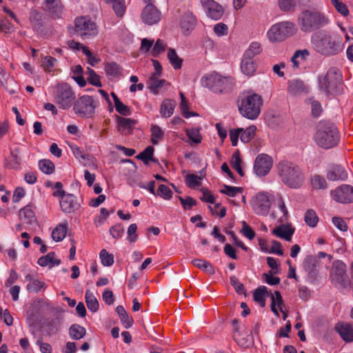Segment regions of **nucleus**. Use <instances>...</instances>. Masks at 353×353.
I'll return each mask as SVG.
<instances>
[{"label": "nucleus", "mask_w": 353, "mask_h": 353, "mask_svg": "<svg viewBox=\"0 0 353 353\" xmlns=\"http://www.w3.org/2000/svg\"><path fill=\"white\" fill-rule=\"evenodd\" d=\"M316 144L324 149L337 145L340 141V133L334 123L329 121H321L316 125L314 134Z\"/></svg>", "instance_id": "f257e3e1"}, {"label": "nucleus", "mask_w": 353, "mask_h": 353, "mask_svg": "<svg viewBox=\"0 0 353 353\" xmlns=\"http://www.w3.org/2000/svg\"><path fill=\"white\" fill-rule=\"evenodd\" d=\"M319 86L327 96L341 94L343 92L341 72L336 68H330L325 75L319 77Z\"/></svg>", "instance_id": "f03ea898"}, {"label": "nucleus", "mask_w": 353, "mask_h": 353, "mask_svg": "<svg viewBox=\"0 0 353 353\" xmlns=\"http://www.w3.org/2000/svg\"><path fill=\"white\" fill-rule=\"evenodd\" d=\"M279 175L286 185L297 188L302 185L304 181V174L301 168L295 163L282 161L277 165Z\"/></svg>", "instance_id": "7ed1b4c3"}, {"label": "nucleus", "mask_w": 353, "mask_h": 353, "mask_svg": "<svg viewBox=\"0 0 353 353\" xmlns=\"http://www.w3.org/2000/svg\"><path fill=\"white\" fill-rule=\"evenodd\" d=\"M330 23L329 18L316 10H306L298 18V25L302 32H311L320 29Z\"/></svg>", "instance_id": "20e7f679"}, {"label": "nucleus", "mask_w": 353, "mask_h": 353, "mask_svg": "<svg viewBox=\"0 0 353 353\" xmlns=\"http://www.w3.org/2000/svg\"><path fill=\"white\" fill-rule=\"evenodd\" d=\"M316 50L324 55H334L341 50V40L327 32H318L312 37Z\"/></svg>", "instance_id": "39448f33"}, {"label": "nucleus", "mask_w": 353, "mask_h": 353, "mask_svg": "<svg viewBox=\"0 0 353 353\" xmlns=\"http://www.w3.org/2000/svg\"><path fill=\"white\" fill-rule=\"evenodd\" d=\"M263 104L262 97L256 93L249 92L242 97L239 103V110L244 117L254 120L261 113V107Z\"/></svg>", "instance_id": "423d86ee"}, {"label": "nucleus", "mask_w": 353, "mask_h": 353, "mask_svg": "<svg viewBox=\"0 0 353 353\" xmlns=\"http://www.w3.org/2000/svg\"><path fill=\"white\" fill-rule=\"evenodd\" d=\"M201 85L214 93H224L230 90L233 85L230 77H223L216 72L203 76L201 79Z\"/></svg>", "instance_id": "0eeeda50"}, {"label": "nucleus", "mask_w": 353, "mask_h": 353, "mask_svg": "<svg viewBox=\"0 0 353 353\" xmlns=\"http://www.w3.org/2000/svg\"><path fill=\"white\" fill-rule=\"evenodd\" d=\"M76 99L72 88L65 83L58 84L54 92V102L61 110L70 109Z\"/></svg>", "instance_id": "6e6552de"}, {"label": "nucleus", "mask_w": 353, "mask_h": 353, "mask_svg": "<svg viewBox=\"0 0 353 353\" xmlns=\"http://www.w3.org/2000/svg\"><path fill=\"white\" fill-rule=\"evenodd\" d=\"M296 25L291 21H282L273 25L267 35L271 42H281L296 32Z\"/></svg>", "instance_id": "1a4fd4ad"}, {"label": "nucleus", "mask_w": 353, "mask_h": 353, "mask_svg": "<svg viewBox=\"0 0 353 353\" xmlns=\"http://www.w3.org/2000/svg\"><path fill=\"white\" fill-rule=\"evenodd\" d=\"M74 31L84 39L93 38L99 33L97 23L88 16L79 17L75 19Z\"/></svg>", "instance_id": "9d476101"}, {"label": "nucleus", "mask_w": 353, "mask_h": 353, "mask_svg": "<svg viewBox=\"0 0 353 353\" xmlns=\"http://www.w3.org/2000/svg\"><path fill=\"white\" fill-rule=\"evenodd\" d=\"M346 265L340 260L332 263L330 273L331 282L339 288H345L350 285V280L346 274Z\"/></svg>", "instance_id": "9b49d317"}, {"label": "nucleus", "mask_w": 353, "mask_h": 353, "mask_svg": "<svg viewBox=\"0 0 353 353\" xmlns=\"http://www.w3.org/2000/svg\"><path fill=\"white\" fill-rule=\"evenodd\" d=\"M74 113L80 117H92L97 107V102L89 95H83L74 100L73 103Z\"/></svg>", "instance_id": "f8f14e48"}, {"label": "nucleus", "mask_w": 353, "mask_h": 353, "mask_svg": "<svg viewBox=\"0 0 353 353\" xmlns=\"http://www.w3.org/2000/svg\"><path fill=\"white\" fill-rule=\"evenodd\" d=\"M272 204V195L267 192H259L253 196L250 205L255 214L267 216Z\"/></svg>", "instance_id": "ddd939ff"}, {"label": "nucleus", "mask_w": 353, "mask_h": 353, "mask_svg": "<svg viewBox=\"0 0 353 353\" xmlns=\"http://www.w3.org/2000/svg\"><path fill=\"white\" fill-rule=\"evenodd\" d=\"M145 5L142 10L141 19L142 21L149 26L158 23L161 19V12L155 6V0H143Z\"/></svg>", "instance_id": "4468645a"}, {"label": "nucleus", "mask_w": 353, "mask_h": 353, "mask_svg": "<svg viewBox=\"0 0 353 353\" xmlns=\"http://www.w3.org/2000/svg\"><path fill=\"white\" fill-rule=\"evenodd\" d=\"M332 199L341 203L353 202V187L343 184L331 192Z\"/></svg>", "instance_id": "2eb2a0df"}, {"label": "nucleus", "mask_w": 353, "mask_h": 353, "mask_svg": "<svg viewBox=\"0 0 353 353\" xmlns=\"http://www.w3.org/2000/svg\"><path fill=\"white\" fill-rule=\"evenodd\" d=\"M272 159L268 154H259L254 161V172L260 176L266 175L272 167Z\"/></svg>", "instance_id": "dca6fc26"}, {"label": "nucleus", "mask_w": 353, "mask_h": 353, "mask_svg": "<svg viewBox=\"0 0 353 353\" xmlns=\"http://www.w3.org/2000/svg\"><path fill=\"white\" fill-rule=\"evenodd\" d=\"M207 16L212 19L219 20L223 14V9L221 5L214 0H200Z\"/></svg>", "instance_id": "f3484780"}, {"label": "nucleus", "mask_w": 353, "mask_h": 353, "mask_svg": "<svg viewBox=\"0 0 353 353\" xmlns=\"http://www.w3.org/2000/svg\"><path fill=\"white\" fill-rule=\"evenodd\" d=\"M272 216L278 219V222L283 223L288 221V212L281 194H277L274 201V209Z\"/></svg>", "instance_id": "a211bd4d"}, {"label": "nucleus", "mask_w": 353, "mask_h": 353, "mask_svg": "<svg viewBox=\"0 0 353 353\" xmlns=\"http://www.w3.org/2000/svg\"><path fill=\"white\" fill-rule=\"evenodd\" d=\"M335 330L346 342L353 341V325L345 322H339L336 324Z\"/></svg>", "instance_id": "6ab92c4d"}, {"label": "nucleus", "mask_w": 353, "mask_h": 353, "mask_svg": "<svg viewBox=\"0 0 353 353\" xmlns=\"http://www.w3.org/2000/svg\"><path fill=\"white\" fill-rule=\"evenodd\" d=\"M76 197L71 194L63 196L60 200V206L63 212L71 213L77 208Z\"/></svg>", "instance_id": "aec40b11"}, {"label": "nucleus", "mask_w": 353, "mask_h": 353, "mask_svg": "<svg viewBox=\"0 0 353 353\" xmlns=\"http://www.w3.org/2000/svg\"><path fill=\"white\" fill-rule=\"evenodd\" d=\"M327 178L330 181H345L347 179V173L343 167L336 165L328 170Z\"/></svg>", "instance_id": "412c9836"}, {"label": "nucleus", "mask_w": 353, "mask_h": 353, "mask_svg": "<svg viewBox=\"0 0 353 353\" xmlns=\"http://www.w3.org/2000/svg\"><path fill=\"white\" fill-rule=\"evenodd\" d=\"M294 232V229H292L290 225L281 224V225L274 228L272 230V233L277 237L285 239L287 241H290Z\"/></svg>", "instance_id": "4be33fe9"}, {"label": "nucleus", "mask_w": 353, "mask_h": 353, "mask_svg": "<svg viewBox=\"0 0 353 353\" xmlns=\"http://www.w3.org/2000/svg\"><path fill=\"white\" fill-rule=\"evenodd\" d=\"M316 264L317 260L312 255L307 256L304 259L303 269L310 278H314L316 275Z\"/></svg>", "instance_id": "5701e85b"}, {"label": "nucleus", "mask_w": 353, "mask_h": 353, "mask_svg": "<svg viewBox=\"0 0 353 353\" xmlns=\"http://www.w3.org/2000/svg\"><path fill=\"white\" fill-rule=\"evenodd\" d=\"M256 62L254 59H249L243 57L241 63V72L246 76H252L256 71Z\"/></svg>", "instance_id": "b1692460"}, {"label": "nucleus", "mask_w": 353, "mask_h": 353, "mask_svg": "<svg viewBox=\"0 0 353 353\" xmlns=\"http://www.w3.org/2000/svg\"><path fill=\"white\" fill-rule=\"evenodd\" d=\"M167 58L174 70H179L182 68L183 60L178 55L175 49H168Z\"/></svg>", "instance_id": "393cba45"}, {"label": "nucleus", "mask_w": 353, "mask_h": 353, "mask_svg": "<svg viewBox=\"0 0 353 353\" xmlns=\"http://www.w3.org/2000/svg\"><path fill=\"white\" fill-rule=\"evenodd\" d=\"M20 219L26 223L31 224L36 221L35 213L31 205H26L19 212Z\"/></svg>", "instance_id": "a878e982"}, {"label": "nucleus", "mask_w": 353, "mask_h": 353, "mask_svg": "<svg viewBox=\"0 0 353 353\" xmlns=\"http://www.w3.org/2000/svg\"><path fill=\"white\" fill-rule=\"evenodd\" d=\"M61 263L59 259H55L54 252H50L46 256H43L38 259V264L41 266H49L52 268L54 265H58Z\"/></svg>", "instance_id": "bb28decb"}, {"label": "nucleus", "mask_w": 353, "mask_h": 353, "mask_svg": "<svg viewBox=\"0 0 353 353\" xmlns=\"http://www.w3.org/2000/svg\"><path fill=\"white\" fill-rule=\"evenodd\" d=\"M196 23L194 16L190 12L185 13L181 19V27L183 31H189L192 30Z\"/></svg>", "instance_id": "cd10ccee"}, {"label": "nucleus", "mask_w": 353, "mask_h": 353, "mask_svg": "<svg viewBox=\"0 0 353 353\" xmlns=\"http://www.w3.org/2000/svg\"><path fill=\"white\" fill-rule=\"evenodd\" d=\"M117 123L119 126V130L125 132L128 131L130 132L131 130L134 128V126L137 123V121L130 118H125L122 117H117Z\"/></svg>", "instance_id": "c85d7f7f"}, {"label": "nucleus", "mask_w": 353, "mask_h": 353, "mask_svg": "<svg viewBox=\"0 0 353 353\" xmlns=\"http://www.w3.org/2000/svg\"><path fill=\"white\" fill-rule=\"evenodd\" d=\"M111 95L114 102V107L118 113L123 116H129L131 114L130 108L124 105L119 99L114 92H112Z\"/></svg>", "instance_id": "c756f323"}, {"label": "nucleus", "mask_w": 353, "mask_h": 353, "mask_svg": "<svg viewBox=\"0 0 353 353\" xmlns=\"http://www.w3.org/2000/svg\"><path fill=\"white\" fill-rule=\"evenodd\" d=\"M268 294L267 288L265 286H260L257 288L254 293L253 298L254 301L263 307L265 305V296Z\"/></svg>", "instance_id": "7c9ffc66"}, {"label": "nucleus", "mask_w": 353, "mask_h": 353, "mask_svg": "<svg viewBox=\"0 0 353 353\" xmlns=\"http://www.w3.org/2000/svg\"><path fill=\"white\" fill-rule=\"evenodd\" d=\"M159 75L152 74L148 81V88L154 94L158 93L159 89L161 88L165 83L164 80L159 79Z\"/></svg>", "instance_id": "2f4dec72"}, {"label": "nucleus", "mask_w": 353, "mask_h": 353, "mask_svg": "<svg viewBox=\"0 0 353 353\" xmlns=\"http://www.w3.org/2000/svg\"><path fill=\"white\" fill-rule=\"evenodd\" d=\"M261 52V45L258 42H252L244 52L243 57L248 58L249 59H254V57L259 54Z\"/></svg>", "instance_id": "473e14b6"}, {"label": "nucleus", "mask_w": 353, "mask_h": 353, "mask_svg": "<svg viewBox=\"0 0 353 353\" xmlns=\"http://www.w3.org/2000/svg\"><path fill=\"white\" fill-rule=\"evenodd\" d=\"M309 55L310 52L306 49L296 50L291 59L293 66L298 68L302 61L306 60Z\"/></svg>", "instance_id": "72a5a7b5"}, {"label": "nucleus", "mask_w": 353, "mask_h": 353, "mask_svg": "<svg viewBox=\"0 0 353 353\" xmlns=\"http://www.w3.org/2000/svg\"><path fill=\"white\" fill-rule=\"evenodd\" d=\"M21 163V157L18 154V150H14L11 152L10 156L6 160V166L11 169H17Z\"/></svg>", "instance_id": "f704fd0d"}, {"label": "nucleus", "mask_w": 353, "mask_h": 353, "mask_svg": "<svg viewBox=\"0 0 353 353\" xmlns=\"http://www.w3.org/2000/svg\"><path fill=\"white\" fill-rule=\"evenodd\" d=\"M174 110V104L172 101L169 99L164 100L160 109V114L162 117L168 118L173 114Z\"/></svg>", "instance_id": "c9c22d12"}, {"label": "nucleus", "mask_w": 353, "mask_h": 353, "mask_svg": "<svg viewBox=\"0 0 353 353\" xmlns=\"http://www.w3.org/2000/svg\"><path fill=\"white\" fill-rule=\"evenodd\" d=\"M67 233V223L58 225L52 232V238L57 242L61 241Z\"/></svg>", "instance_id": "e433bc0d"}, {"label": "nucleus", "mask_w": 353, "mask_h": 353, "mask_svg": "<svg viewBox=\"0 0 353 353\" xmlns=\"http://www.w3.org/2000/svg\"><path fill=\"white\" fill-rule=\"evenodd\" d=\"M151 142L157 145L161 141L163 140L164 137V131L157 125L152 124L151 125Z\"/></svg>", "instance_id": "4c0bfd02"}, {"label": "nucleus", "mask_w": 353, "mask_h": 353, "mask_svg": "<svg viewBox=\"0 0 353 353\" xmlns=\"http://www.w3.org/2000/svg\"><path fill=\"white\" fill-rule=\"evenodd\" d=\"M192 263L199 269L202 270L203 271L209 274H214V270L213 266L210 262L205 260L196 259L192 260Z\"/></svg>", "instance_id": "58836bf2"}, {"label": "nucleus", "mask_w": 353, "mask_h": 353, "mask_svg": "<svg viewBox=\"0 0 353 353\" xmlns=\"http://www.w3.org/2000/svg\"><path fill=\"white\" fill-rule=\"evenodd\" d=\"M86 333L85 329L77 324H73L69 329L70 336L74 340L82 339Z\"/></svg>", "instance_id": "ea45409f"}, {"label": "nucleus", "mask_w": 353, "mask_h": 353, "mask_svg": "<svg viewBox=\"0 0 353 353\" xmlns=\"http://www.w3.org/2000/svg\"><path fill=\"white\" fill-rule=\"evenodd\" d=\"M85 299L88 308L92 312H97L99 309L98 301L89 290L85 292Z\"/></svg>", "instance_id": "a19ab883"}, {"label": "nucleus", "mask_w": 353, "mask_h": 353, "mask_svg": "<svg viewBox=\"0 0 353 353\" xmlns=\"http://www.w3.org/2000/svg\"><path fill=\"white\" fill-rule=\"evenodd\" d=\"M241 132V141L243 143L250 142L254 137L256 132V127L254 125L249 126L246 129L239 128Z\"/></svg>", "instance_id": "79ce46f5"}, {"label": "nucleus", "mask_w": 353, "mask_h": 353, "mask_svg": "<svg viewBox=\"0 0 353 353\" xmlns=\"http://www.w3.org/2000/svg\"><path fill=\"white\" fill-rule=\"evenodd\" d=\"M105 71L108 76L117 77L121 74V68L115 62L106 63L105 65Z\"/></svg>", "instance_id": "37998d69"}, {"label": "nucleus", "mask_w": 353, "mask_h": 353, "mask_svg": "<svg viewBox=\"0 0 353 353\" xmlns=\"http://www.w3.org/2000/svg\"><path fill=\"white\" fill-rule=\"evenodd\" d=\"M46 288V284L37 278L27 285L26 289L29 292H38L44 290Z\"/></svg>", "instance_id": "c03bdc74"}, {"label": "nucleus", "mask_w": 353, "mask_h": 353, "mask_svg": "<svg viewBox=\"0 0 353 353\" xmlns=\"http://www.w3.org/2000/svg\"><path fill=\"white\" fill-rule=\"evenodd\" d=\"M304 220L308 226L314 228L319 222V217L314 210H308L305 214Z\"/></svg>", "instance_id": "a18cd8bd"}, {"label": "nucleus", "mask_w": 353, "mask_h": 353, "mask_svg": "<svg viewBox=\"0 0 353 353\" xmlns=\"http://www.w3.org/2000/svg\"><path fill=\"white\" fill-rule=\"evenodd\" d=\"M86 74H88L87 79L88 81L96 86V87H101L102 84L101 83L100 77L91 68H88Z\"/></svg>", "instance_id": "49530a36"}, {"label": "nucleus", "mask_w": 353, "mask_h": 353, "mask_svg": "<svg viewBox=\"0 0 353 353\" xmlns=\"http://www.w3.org/2000/svg\"><path fill=\"white\" fill-rule=\"evenodd\" d=\"M39 167L42 172L47 174H50L54 171V165L48 159L40 160Z\"/></svg>", "instance_id": "de8ad7c7"}, {"label": "nucleus", "mask_w": 353, "mask_h": 353, "mask_svg": "<svg viewBox=\"0 0 353 353\" xmlns=\"http://www.w3.org/2000/svg\"><path fill=\"white\" fill-rule=\"evenodd\" d=\"M288 90L292 94H297L305 90V86L301 81L295 80L289 83Z\"/></svg>", "instance_id": "09e8293b"}, {"label": "nucleus", "mask_w": 353, "mask_h": 353, "mask_svg": "<svg viewBox=\"0 0 353 353\" xmlns=\"http://www.w3.org/2000/svg\"><path fill=\"white\" fill-rule=\"evenodd\" d=\"M311 184L314 189H325L327 182L325 178L320 175H314L311 179Z\"/></svg>", "instance_id": "8fccbe9b"}, {"label": "nucleus", "mask_w": 353, "mask_h": 353, "mask_svg": "<svg viewBox=\"0 0 353 353\" xmlns=\"http://www.w3.org/2000/svg\"><path fill=\"white\" fill-rule=\"evenodd\" d=\"M186 185L192 189H194L201 185V178L195 174H188L185 176Z\"/></svg>", "instance_id": "3c124183"}, {"label": "nucleus", "mask_w": 353, "mask_h": 353, "mask_svg": "<svg viewBox=\"0 0 353 353\" xmlns=\"http://www.w3.org/2000/svg\"><path fill=\"white\" fill-rule=\"evenodd\" d=\"M57 60L50 56H46L42 58L41 64L43 69L46 71L51 72L57 64Z\"/></svg>", "instance_id": "603ef678"}, {"label": "nucleus", "mask_w": 353, "mask_h": 353, "mask_svg": "<svg viewBox=\"0 0 353 353\" xmlns=\"http://www.w3.org/2000/svg\"><path fill=\"white\" fill-rule=\"evenodd\" d=\"M154 148L152 146H148L142 152H141L137 157V159L143 161L145 164H148L150 160H152L153 157Z\"/></svg>", "instance_id": "864d4df0"}, {"label": "nucleus", "mask_w": 353, "mask_h": 353, "mask_svg": "<svg viewBox=\"0 0 353 353\" xmlns=\"http://www.w3.org/2000/svg\"><path fill=\"white\" fill-rule=\"evenodd\" d=\"M74 156L78 159L81 163H85L88 160V155L86 154L83 150L75 145L70 146Z\"/></svg>", "instance_id": "5fc2aeb1"}, {"label": "nucleus", "mask_w": 353, "mask_h": 353, "mask_svg": "<svg viewBox=\"0 0 353 353\" xmlns=\"http://www.w3.org/2000/svg\"><path fill=\"white\" fill-rule=\"evenodd\" d=\"M330 1L336 11L341 15L346 17L349 14L347 7L341 0H330Z\"/></svg>", "instance_id": "6e6d98bb"}, {"label": "nucleus", "mask_w": 353, "mask_h": 353, "mask_svg": "<svg viewBox=\"0 0 353 353\" xmlns=\"http://www.w3.org/2000/svg\"><path fill=\"white\" fill-rule=\"evenodd\" d=\"M46 185L47 186L52 187L53 189L55 190L52 194L54 196L62 198L63 196L66 195L65 194L64 190L62 189L63 185L61 182L58 181L53 184L52 182L48 181L47 182Z\"/></svg>", "instance_id": "4d7b16f0"}, {"label": "nucleus", "mask_w": 353, "mask_h": 353, "mask_svg": "<svg viewBox=\"0 0 353 353\" xmlns=\"http://www.w3.org/2000/svg\"><path fill=\"white\" fill-rule=\"evenodd\" d=\"M157 194L165 200H170L172 197L173 193L168 186L161 184L157 189Z\"/></svg>", "instance_id": "13d9d810"}, {"label": "nucleus", "mask_w": 353, "mask_h": 353, "mask_svg": "<svg viewBox=\"0 0 353 353\" xmlns=\"http://www.w3.org/2000/svg\"><path fill=\"white\" fill-rule=\"evenodd\" d=\"M185 132L188 137L191 140V141L196 144L201 143L202 137L198 129H187Z\"/></svg>", "instance_id": "bf43d9fd"}, {"label": "nucleus", "mask_w": 353, "mask_h": 353, "mask_svg": "<svg viewBox=\"0 0 353 353\" xmlns=\"http://www.w3.org/2000/svg\"><path fill=\"white\" fill-rule=\"evenodd\" d=\"M167 44L161 39H157L154 47L152 49V54L153 57H158L159 54L165 50Z\"/></svg>", "instance_id": "052dcab7"}, {"label": "nucleus", "mask_w": 353, "mask_h": 353, "mask_svg": "<svg viewBox=\"0 0 353 353\" xmlns=\"http://www.w3.org/2000/svg\"><path fill=\"white\" fill-rule=\"evenodd\" d=\"M100 259L101 263L105 266H110L114 263V256L108 253L105 250H102L100 252Z\"/></svg>", "instance_id": "680f3d73"}, {"label": "nucleus", "mask_w": 353, "mask_h": 353, "mask_svg": "<svg viewBox=\"0 0 353 353\" xmlns=\"http://www.w3.org/2000/svg\"><path fill=\"white\" fill-rule=\"evenodd\" d=\"M115 14L118 17H123L125 12L126 6L124 0H117L112 4Z\"/></svg>", "instance_id": "e2e57ef3"}, {"label": "nucleus", "mask_w": 353, "mask_h": 353, "mask_svg": "<svg viewBox=\"0 0 353 353\" xmlns=\"http://www.w3.org/2000/svg\"><path fill=\"white\" fill-rule=\"evenodd\" d=\"M221 192L229 196H235L237 194L242 193V189L238 187H233L225 185Z\"/></svg>", "instance_id": "0e129e2a"}, {"label": "nucleus", "mask_w": 353, "mask_h": 353, "mask_svg": "<svg viewBox=\"0 0 353 353\" xmlns=\"http://www.w3.org/2000/svg\"><path fill=\"white\" fill-rule=\"evenodd\" d=\"M83 54L87 57L88 63L92 66L95 65L100 61V59L94 56L92 52L88 49V48H83Z\"/></svg>", "instance_id": "69168bd1"}, {"label": "nucleus", "mask_w": 353, "mask_h": 353, "mask_svg": "<svg viewBox=\"0 0 353 353\" xmlns=\"http://www.w3.org/2000/svg\"><path fill=\"white\" fill-rule=\"evenodd\" d=\"M214 32L218 37L225 36L228 33V27L225 23H219L214 26Z\"/></svg>", "instance_id": "338daca9"}, {"label": "nucleus", "mask_w": 353, "mask_h": 353, "mask_svg": "<svg viewBox=\"0 0 353 353\" xmlns=\"http://www.w3.org/2000/svg\"><path fill=\"white\" fill-rule=\"evenodd\" d=\"M230 284L234 288L239 294L245 292L244 285L239 281L236 276H232L230 278Z\"/></svg>", "instance_id": "774afa93"}]
</instances>
